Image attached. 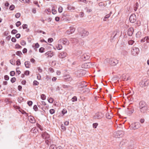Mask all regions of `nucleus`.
I'll return each instance as SVG.
<instances>
[{
  "mask_svg": "<svg viewBox=\"0 0 149 149\" xmlns=\"http://www.w3.org/2000/svg\"><path fill=\"white\" fill-rule=\"evenodd\" d=\"M141 125L139 123L136 122L133 123L130 126L131 130H135L140 127Z\"/></svg>",
  "mask_w": 149,
  "mask_h": 149,
  "instance_id": "nucleus-1",
  "label": "nucleus"
},
{
  "mask_svg": "<svg viewBox=\"0 0 149 149\" xmlns=\"http://www.w3.org/2000/svg\"><path fill=\"white\" fill-rule=\"evenodd\" d=\"M124 132L122 131H118L114 132L113 134V136L116 138L122 137L124 135Z\"/></svg>",
  "mask_w": 149,
  "mask_h": 149,
  "instance_id": "nucleus-2",
  "label": "nucleus"
},
{
  "mask_svg": "<svg viewBox=\"0 0 149 149\" xmlns=\"http://www.w3.org/2000/svg\"><path fill=\"white\" fill-rule=\"evenodd\" d=\"M139 49L138 48L134 47L132 49L131 53L134 56H136L139 53Z\"/></svg>",
  "mask_w": 149,
  "mask_h": 149,
  "instance_id": "nucleus-3",
  "label": "nucleus"
},
{
  "mask_svg": "<svg viewBox=\"0 0 149 149\" xmlns=\"http://www.w3.org/2000/svg\"><path fill=\"white\" fill-rule=\"evenodd\" d=\"M149 84V80H147L146 81H142L139 83L140 86L142 88L147 86Z\"/></svg>",
  "mask_w": 149,
  "mask_h": 149,
  "instance_id": "nucleus-4",
  "label": "nucleus"
},
{
  "mask_svg": "<svg viewBox=\"0 0 149 149\" xmlns=\"http://www.w3.org/2000/svg\"><path fill=\"white\" fill-rule=\"evenodd\" d=\"M103 115L102 112H98L95 113L93 118L95 119H101L103 117Z\"/></svg>",
  "mask_w": 149,
  "mask_h": 149,
  "instance_id": "nucleus-5",
  "label": "nucleus"
},
{
  "mask_svg": "<svg viewBox=\"0 0 149 149\" xmlns=\"http://www.w3.org/2000/svg\"><path fill=\"white\" fill-rule=\"evenodd\" d=\"M58 42L60 43H62L63 44L66 45H68L69 43L68 40L65 38L61 39L58 41Z\"/></svg>",
  "mask_w": 149,
  "mask_h": 149,
  "instance_id": "nucleus-6",
  "label": "nucleus"
},
{
  "mask_svg": "<svg viewBox=\"0 0 149 149\" xmlns=\"http://www.w3.org/2000/svg\"><path fill=\"white\" fill-rule=\"evenodd\" d=\"M85 71V70L81 69L75 71L74 73V74H75L77 76H81L83 75V73Z\"/></svg>",
  "mask_w": 149,
  "mask_h": 149,
  "instance_id": "nucleus-7",
  "label": "nucleus"
},
{
  "mask_svg": "<svg viewBox=\"0 0 149 149\" xmlns=\"http://www.w3.org/2000/svg\"><path fill=\"white\" fill-rule=\"evenodd\" d=\"M129 20L131 23H134L136 20V15L134 14H132L130 16Z\"/></svg>",
  "mask_w": 149,
  "mask_h": 149,
  "instance_id": "nucleus-8",
  "label": "nucleus"
},
{
  "mask_svg": "<svg viewBox=\"0 0 149 149\" xmlns=\"http://www.w3.org/2000/svg\"><path fill=\"white\" fill-rule=\"evenodd\" d=\"M139 108L148 107V106L145 102L141 101H140L139 103Z\"/></svg>",
  "mask_w": 149,
  "mask_h": 149,
  "instance_id": "nucleus-9",
  "label": "nucleus"
},
{
  "mask_svg": "<svg viewBox=\"0 0 149 149\" xmlns=\"http://www.w3.org/2000/svg\"><path fill=\"white\" fill-rule=\"evenodd\" d=\"M90 57V56L88 54H84L81 56V58L82 60L85 61L89 59Z\"/></svg>",
  "mask_w": 149,
  "mask_h": 149,
  "instance_id": "nucleus-10",
  "label": "nucleus"
},
{
  "mask_svg": "<svg viewBox=\"0 0 149 149\" xmlns=\"http://www.w3.org/2000/svg\"><path fill=\"white\" fill-rule=\"evenodd\" d=\"M42 137L44 139H48L50 138L49 135L46 132H42L41 134Z\"/></svg>",
  "mask_w": 149,
  "mask_h": 149,
  "instance_id": "nucleus-11",
  "label": "nucleus"
},
{
  "mask_svg": "<svg viewBox=\"0 0 149 149\" xmlns=\"http://www.w3.org/2000/svg\"><path fill=\"white\" fill-rule=\"evenodd\" d=\"M89 34V32L87 31L83 30L81 33V35L83 38L87 36Z\"/></svg>",
  "mask_w": 149,
  "mask_h": 149,
  "instance_id": "nucleus-12",
  "label": "nucleus"
},
{
  "mask_svg": "<svg viewBox=\"0 0 149 149\" xmlns=\"http://www.w3.org/2000/svg\"><path fill=\"white\" fill-rule=\"evenodd\" d=\"M134 31V29L132 27L128 29L127 31V34L130 36H132Z\"/></svg>",
  "mask_w": 149,
  "mask_h": 149,
  "instance_id": "nucleus-13",
  "label": "nucleus"
},
{
  "mask_svg": "<svg viewBox=\"0 0 149 149\" xmlns=\"http://www.w3.org/2000/svg\"><path fill=\"white\" fill-rule=\"evenodd\" d=\"M148 109V107L140 108L139 110L140 112L143 114L146 113Z\"/></svg>",
  "mask_w": 149,
  "mask_h": 149,
  "instance_id": "nucleus-14",
  "label": "nucleus"
},
{
  "mask_svg": "<svg viewBox=\"0 0 149 149\" xmlns=\"http://www.w3.org/2000/svg\"><path fill=\"white\" fill-rule=\"evenodd\" d=\"M58 56L60 58H63L66 57V53L65 52H63L59 53Z\"/></svg>",
  "mask_w": 149,
  "mask_h": 149,
  "instance_id": "nucleus-15",
  "label": "nucleus"
},
{
  "mask_svg": "<svg viewBox=\"0 0 149 149\" xmlns=\"http://www.w3.org/2000/svg\"><path fill=\"white\" fill-rule=\"evenodd\" d=\"M64 79L67 81H71L72 80V78L69 75H67L64 76Z\"/></svg>",
  "mask_w": 149,
  "mask_h": 149,
  "instance_id": "nucleus-16",
  "label": "nucleus"
},
{
  "mask_svg": "<svg viewBox=\"0 0 149 149\" xmlns=\"http://www.w3.org/2000/svg\"><path fill=\"white\" fill-rule=\"evenodd\" d=\"M28 120L31 123H33L36 122V120L32 116H30L28 117Z\"/></svg>",
  "mask_w": 149,
  "mask_h": 149,
  "instance_id": "nucleus-17",
  "label": "nucleus"
},
{
  "mask_svg": "<svg viewBox=\"0 0 149 149\" xmlns=\"http://www.w3.org/2000/svg\"><path fill=\"white\" fill-rule=\"evenodd\" d=\"M75 30V29L73 27H70V29L66 31V33L68 34H70L73 33Z\"/></svg>",
  "mask_w": 149,
  "mask_h": 149,
  "instance_id": "nucleus-18",
  "label": "nucleus"
},
{
  "mask_svg": "<svg viewBox=\"0 0 149 149\" xmlns=\"http://www.w3.org/2000/svg\"><path fill=\"white\" fill-rule=\"evenodd\" d=\"M112 115L111 112H110V113L108 112L106 114V116L107 118L110 119L112 117Z\"/></svg>",
  "mask_w": 149,
  "mask_h": 149,
  "instance_id": "nucleus-19",
  "label": "nucleus"
},
{
  "mask_svg": "<svg viewBox=\"0 0 149 149\" xmlns=\"http://www.w3.org/2000/svg\"><path fill=\"white\" fill-rule=\"evenodd\" d=\"M111 61H112L111 59L110 58H107L105 60L104 62L108 63H109L108 64L111 65H112V64H113V63H112V62H111Z\"/></svg>",
  "mask_w": 149,
  "mask_h": 149,
  "instance_id": "nucleus-20",
  "label": "nucleus"
},
{
  "mask_svg": "<svg viewBox=\"0 0 149 149\" xmlns=\"http://www.w3.org/2000/svg\"><path fill=\"white\" fill-rule=\"evenodd\" d=\"M146 41L147 42H149V37H147L141 40V41L144 42Z\"/></svg>",
  "mask_w": 149,
  "mask_h": 149,
  "instance_id": "nucleus-21",
  "label": "nucleus"
},
{
  "mask_svg": "<svg viewBox=\"0 0 149 149\" xmlns=\"http://www.w3.org/2000/svg\"><path fill=\"white\" fill-rule=\"evenodd\" d=\"M87 86V84L86 82L85 81H82L81 82V84L80 86V87L81 88H83L84 87H86Z\"/></svg>",
  "mask_w": 149,
  "mask_h": 149,
  "instance_id": "nucleus-22",
  "label": "nucleus"
},
{
  "mask_svg": "<svg viewBox=\"0 0 149 149\" xmlns=\"http://www.w3.org/2000/svg\"><path fill=\"white\" fill-rule=\"evenodd\" d=\"M111 62H112V63H113V64L111 65H116L118 63V60L115 59L112 60V61H111Z\"/></svg>",
  "mask_w": 149,
  "mask_h": 149,
  "instance_id": "nucleus-23",
  "label": "nucleus"
},
{
  "mask_svg": "<svg viewBox=\"0 0 149 149\" xmlns=\"http://www.w3.org/2000/svg\"><path fill=\"white\" fill-rule=\"evenodd\" d=\"M111 13V12L109 14H107L106 15L104 18L103 20L104 21H106V19H108L109 18L110 16V14Z\"/></svg>",
  "mask_w": 149,
  "mask_h": 149,
  "instance_id": "nucleus-24",
  "label": "nucleus"
},
{
  "mask_svg": "<svg viewBox=\"0 0 149 149\" xmlns=\"http://www.w3.org/2000/svg\"><path fill=\"white\" fill-rule=\"evenodd\" d=\"M84 65H94V63H91L90 62H85L84 63Z\"/></svg>",
  "mask_w": 149,
  "mask_h": 149,
  "instance_id": "nucleus-25",
  "label": "nucleus"
},
{
  "mask_svg": "<svg viewBox=\"0 0 149 149\" xmlns=\"http://www.w3.org/2000/svg\"><path fill=\"white\" fill-rule=\"evenodd\" d=\"M56 47L58 50H61L62 48V47L61 45L58 44L56 46Z\"/></svg>",
  "mask_w": 149,
  "mask_h": 149,
  "instance_id": "nucleus-26",
  "label": "nucleus"
},
{
  "mask_svg": "<svg viewBox=\"0 0 149 149\" xmlns=\"http://www.w3.org/2000/svg\"><path fill=\"white\" fill-rule=\"evenodd\" d=\"M36 126L38 127L40 130L42 131L43 130V129L42 126L38 123H37L36 124Z\"/></svg>",
  "mask_w": 149,
  "mask_h": 149,
  "instance_id": "nucleus-27",
  "label": "nucleus"
},
{
  "mask_svg": "<svg viewBox=\"0 0 149 149\" xmlns=\"http://www.w3.org/2000/svg\"><path fill=\"white\" fill-rule=\"evenodd\" d=\"M50 141H51L50 138L48 139H45V143L48 145H49V143H50Z\"/></svg>",
  "mask_w": 149,
  "mask_h": 149,
  "instance_id": "nucleus-28",
  "label": "nucleus"
},
{
  "mask_svg": "<svg viewBox=\"0 0 149 149\" xmlns=\"http://www.w3.org/2000/svg\"><path fill=\"white\" fill-rule=\"evenodd\" d=\"M134 42V41L133 40H130L128 41V43L129 45H132Z\"/></svg>",
  "mask_w": 149,
  "mask_h": 149,
  "instance_id": "nucleus-29",
  "label": "nucleus"
},
{
  "mask_svg": "<svg viewBox=\"0 0 149 149\" xmlns=\"http://www.w3.org/2000/svg\"><path fill=\"white\" fill-rule=\"evenodd\" d=\"M17 32V31L15 29H13L11 32L12 34H15Z\"/></svg>",
  "mask_w": 149,
  "mask_h": 149,
  "instance_id": "nucleus-30",
  "label": "nucleus"
},
{
  "mask_svg": "<svg viewBox=\"0 0 149 149\" xmlns=\"http://www.w3.org/2000/svg\"><path fill=\"white\" fill-rule=\"evenodd\" d=\"M90 92V90L88 88H85L84 89V92H86V93H88Z\"/></svg>",
  "mask_w": 149,
  "mask_h": 149,
  "instance_id": "nucleus-31",
  "label": "nucleus"
},
{
  "mask_svg": "<svg viewBox=\"0 0 149 149\" xmlns=\"http://www.w3.org/2000/svg\"><path fill=\"white\" fill-rule=\"evenodd\" d=\"M23 99H24L22 97H19L18 99V102L20 103L21 102L23 101Z\"/></svg>",
  "mask_w": 149,
  "mask_h": 149,
  "instance_id": "nucleus-32",
  "label": "nucleus"
},
{
  "mask_svg": "<svg viewBox=\"0 0 149 149\" xmlns=\"http://www.w3.org/2000/svg\"><path fill=\"white\" fill-rule=\"evenodd\" d=\"M41 98L42 100H44L46 99V96L45 95L42 94L41 95Z\"/></svg>",
  "mask_w": 149,
  "mask_h": 149,
  "instance_id": "nucleus-33",
  "label": "nucleus"
},
{
  "mask_svg": "<svg viewBox=\"0 0 149 149\" xmlns=\"http://www.w3.org/2000/svg\"><path fill=\"white\" fill-rule=\"evenodd\" d=\"M50 113L52 114L55 113V110L53 109H51L49 110Z\"/></svg>",
  "mask_w": 149,
  "mask_h": 149,
  "instance_id": "nucleus-34",
  "label": "nucleus"
},
{
  "mask_svg": "<svg viewBox=\"0 0 149 149\" xmlns=\"http://www.w3.org/2000/svg\"><path fill=\"white\" fill-rule=\"evenodd\" d=\"M20 16V14L19 13H17L15 15V16L16 18H19Z\"/></svg>",
  "mask_w": 149,
  "mask_h": 149,
  "instance_id": "nucleus-35",
  "label": "nucleus"
},
{
  "mask_svg": "<svg viewBox=\"0 0 149 149\" xmlns=\"http://www.w3.org/2000/svg\"><path fill=\"white\" fill-rule=\"evenodd\" d=\"M39 84V82L36 80H34L33 82V85H38Z\"/></svg>",
  "mask_w": 149,
  "mask_h": 149,
  "instance_id": "nucleus-36",
  "label": "nucleus"
},
{
  "mask_svg": "<svg viewBox=\"0 0 149 149\" xmlns=\"http://www.w3.org/2000/svg\"><path fill=\"white\" fill-rule=\"evenodd\" d=\"M53 100H54L51 97H50L48 99V101L50 103H53Z\"/></svg>",
  "mask_w": 149,
  "mask_h": 149,
  "instance_id": "nucleus-37",
  "label": "nucleus"
},
{
  "mask_svg": "<svg viewBox=\"0 0 149 149\" xmlns=\"http://www.w3.org/2000/svg\"><path fill=\"white\" fill-rule=\"evenodd\" d=\"M16 54L17 55L19 56H21L22 54V53L20 51H18L17 52Z\"/></svg>",
  "mask_w": 149,
  "mask_h": 149,
  "instance_id": "nucleus-38",
  "label": "nucleus"
},
{
  "mask_svg": "<svg viewBox=\"0 0 149 149\" xmlns=\"http://www.w3.org/2000/svg\"><path fill=\"white\" fill-rule=\"evenodd\" d=\"M77 98L76 97L74 96L73 97L72 99V100L73 102L76 101L77 100Z\"/></svg>",
  "mask_w": 149,
  "mask_h": 149,
  "instance_id": "nucleus-39",
  "label": "nucleus"
},
{
  "mask_svg": "<svg viewBox=\"0 0 149 149\" xmlns=\"http://www.w3.org/2000/svg\"><path fill=\"white\" fill-rule=\"evenodd\" d=\"M16 81V78L14 77L12 78L11 79L10 81L12 83H13L15 82Z\"/></svg>",
  "mask_w": 149,
  "mask_h": 149,
  "instance_id": "nucleus-40",
  "label": "nucleus"
},
{
  "mask_svg": "<svg viewBox=\"0 0 149 149\" xmlns=\"http://www.w3.org/2000/svg\"><path fill=\"white\" fill-rule=\"evenodd\" d=\"M122 78L123 79L125 80H128V78L127 77V78H126V75L123 74L122 75Z\"/></svg>",
  "mask_w": 149,
  "mask_h": 149,
  "instance_id": "nucleus-41",
  "label": "nucleus"
},
{
  "mask_svg": "<svg viewBox=\"0 0 149 149\" xmlns=\"http://www.w3.org/2000/svg\"><path fill=\"white\" fill-rule=\"evenodd\" d=\"M21 44L22 45L24 46L26 44V42L24 40H22L21 42Z\"/></svg>",
  "mask_w": 149,
  "mask_h": 149,
  "instance_id": "nucleus-42",
  "label": "nucleus"
},
{
  "mask_svg": "<svg viewBox=\"0 0 149 149\" xmlns=\"http://www.w3.org/2000/svg\"><path fill=\"white\" fill-rule=\"evenodd\" d=\"M44 48L42 47L40 48L39 49V52L40 53H42L44 52Z\"/></svg>",
  "mask_w": 149,
  "mask_h": 149,
  "instance_id": "nucleus-43",
  "label": "nucleus"
},
{
  "mask_svg": "<svg viewBox=\"0 0 149 149\" xmlns=\"http://www.w3.org/2000/svg\"><path fill=\"white\" fill-rule=\"evenodd\" d=\"M21 22L20 21H18L16 23V25L17 27H18L21 25Z\"/></svg>",
  "mask_w": 149,
  "mask_h": 149,
  "instance_id": "nucleus-44",
  "label": "nucleus"
},
{
  "mask_svg": "<svg viewBox=\"0 0 149 149\" xmlns=\"http://www.w3.org/2000/svg\"><path fill=\"white\" fill-rule=\"evenodd\" d=\"M33 104L32 101H28L27 102V104H28L29 106H31Z\"/></svg>",
  "mask_w": 149,
  "mask_h": 149,
  "instance_id": "nucleus-45",
  "label": "nucleus"
},
{
  "mask_svg": "<svg viewBox=\"0 0 149 149\" xmlns=\"http://www.w3.org/2000/svg\"><path fill=\"white\" fill-rule=\"evenodd\" d=\"M63 10V8L62 7L60 6L58 8V11L60 13L62 12Z\"/></svg>",
  "mask_w": 149,
  "mask_h": 149,
  "instance_id": "nucleus-46",
  "label": "nucleus"
},
{
  "mask_svg": "<svg viewBox=\"0 0 149 149\" xmlns=\"http://www.w3.org/2000/svg\"><path fill=\"white\" fill-rule=\"evenodd\" d=\"M15 7V6L14 5H12L10 6L9 9L11 10H13L14 9Z\"/></svg>",
  "mask_w": 149,
  "mask_h": 149,
  "instance_id": "nucleus-47",
  "label": "nucleus"
},
{
  "mask_svg": "<svg viewBox=\"0 0 149 149\" xmlns=\"http://www.w3.org/2000/svg\"><path fill=\"white\" fill-rule=\"evenodd\" d=\"M15 73L14 71H11L10 72V74L11 76H13L15 74Z\"/></svg>",
  "mask_w": 149,
  "mask_h": 149,
  "instance_id": "nucleus-48",
  "label": "nucleus"
},
{
  "mask_svg": "<svg viewBox=\"0 0 149 149\" xmlns=\"http://www.w3.org/2000/svg\"><path fill=\"white\" fill-rule=\"evenodd\" d=\"M118 77L117 76L114 77L112 79L114 81H116L117 80L118 81Z\"/></svg>",
  "mask_w": 149,
  "mask_h": 149,
  "instance_id": "nucleus-49",
  "label": "nucleus"
},
{
  "mask_svg": "<svg viewBox=\"0 0 149 149\" xmlns=\"http://www.w3.org/2000/svg\"><path fill=\"white\" fill-rule=\"evenodd\" d=\"M31 132L33 133H35L36 132V130L35 128H33L31 130Z\"/></svg>",
  "mask_w": 149,
  "mask_h": 149,
  "instance_id": "nucleus-50",
  "label": "nucleus"
},
{
  "mask_svg": "<svg viewBox=\"0 0 149 149\" xmlns=\"http://www.w3.org/2000/svg\"><path fill=\"white\" fill-rule=\"evenodd\" d=\"M20 1L23 3H27L29 1V0H19Z\"/></svg>",
  "mask_w": 149,
  "mask_h": 149,
  "instance_id": "nucleus-51",
  "label": "nucleus"
},
{
  "mask_svg": "<svg viewBox=\"0 0 149 149\" xmlns=\"http://www.w3.org/2000/svg\"><path fill=\"white\" fill-rule=\"evenodd\" d=\"M16 65H19L21 64L20 61L19 60H18L16 62Z\"/></svg>",
  "mask_w": 149,
  "mask_h": 149,
  "instance_id": "nucleus-52",
  "label": "nucleus"
},
{
  "mask_svg": "<svg viewBox=\"0 0 149 149\" xmlns=\"http://www.w3.org/2000/svg\"><path fill=\"white\" fill-rule=\"evenodd\" d=\"M27 25L26 24H23L22 25V28L24 29H27Z\"/></svg>",
  "mask_w": 149,
  "mask_h": 149,
  "instance_id": "nucleus-53",
  "label": "nucleus"
},
{
  "mask_svg": "<svg viewBox=\"0 0 149 149\" xmlns=\"http://www.w3.org/2000/svg\"><path fill=\"white\" fill-rule=\"evenodd\" d=\"M134 111V109L131 110H129L128 112V113L129 114H131Z\"/></svg>",
  "mask_w": 149,
  "mask_h": 149,
  "instance_id": "nucleus-54",
  "label": "nucleus"
},
{
  "mask_svg": "<svg viewBox=\"0 0 149 149\" xmlns=\"http://www.w3.org/2000/svg\"><path fill=\"white\" fill-rule=\"evenodd\" d=\"M53 38H49L48 40V42H49L51 43L53 41Z\"/></svg>",
  "mask_w": 149,
  "mask_h": 149,
  "instance_id": "nucleus-55",
  "label": "nucleus"
},
{
  "mask_svg": "<svg viewBox=\"0 0 149 149\" xmlns=\"http://www.w3.org/2000/svg\"><path fill=\"white\" fill-rule=\"evenodd\" d=\"M119 33V31L118 30L117 31H116V33L115 34V35L113 37V38H115L116 36L118 34H118Z\"/></svg>",
  "mask_w": 149,
  "mask_h": 149,
  "instance_id": "nucleus-56",
  "label": "nucleus"
},
{
  "mask_svg": "<svg viewBox=\"0 0 149 149\" xmlns=\"http://www.w3.org/2000/svg\"><path fill=\"white\" fill-rule=\"evenodd\" d=\"M52 13L53 14H55L56 13V11L54 9H53L52 10Z\"/></svg>",
  "mask_w": 149,
  "mask_h": 149,
  "instance_id": "nucleus-57",
  "label": "nucleus"
},
{
  "mask_svg": "<svg viewBox=\"0 0 149 149\" xmlns=\"http://www.w3.org/2000/svg\"><path fill=\"white\" fill-rule=\"evenodd\" d=\"M61 129L64 130H65L66 129L65 127V126L63 124L61 125Z\"/></svg>",
  "mask_w": 149,
  "mask_h": 149,
  "instance_id": "nucleus-58",
  "label": "nucleus"
},
{
  "mask_svg": "<svg viewBox=\"0 0 149 149\" xmlns=\"http://www.w3.org/2000/svg\"><path fill=\"white\" fill-rule=\"evenodd\" d=\"M11 41L13 42H15L16 41V39L15 37H12L11 38Z\"/></svg>",
  "mask_w": 149,
  "mask_h": 149,
  "instance_id": "nucleus-59",
  "label": "nucleus"
},
{
  "mask_svg": "<svg viewBox=\"0 0 149 149\" xmlns=\"http://www.w3.org/2000/svg\"><path fill=\"white\" fill-rule=\"evenodd\" d=\"M33 109L35 110V111H37L38 109V108L37 106L36 105H35L34 106H33Z\"/></svg>",
  "mask_w": 149,
  "mask_h": 149,
  "instance_id": "nucleus-60",
  "label": "nucleus"
},
{
  "mask_svg": "<svg viewBox=\"0 0 149 149\" xmlns=\"http://www.w3.org/2000/svg\"><path fill=\"white\" fill-rule=\"evenodd\" d=\"M4 79L6 80H8L9 79V77L8 75H6L4 76Z\"/></svg>",
  "mask_w": 149,
  "mask_h": 149,
  "instance_id": "nucleus-61",
  "label": "nucleus"
},
{
  "mask_svg": "<svg viewBox=\"0 0 149 149\" xmlns=\"http://www.w3.org/2000/svg\"><path fill=\"white\" fill-rule=\"evenodd\" d=\"M29 74V71L28 70L24 72V74L26 75H28Z\"/></svg>",
  "mask_w": 149,
  "mask_h": 149,
  "instance_id": "nucleus-62",
  "label": "nucleus"
},
{
  "mask_svg": "<svg viewBox=\"0 0 149 149\" xmlns=\"http://www.w3.org/2000/svg\"><path fill=\"white\" fill-rule=\"evenodd\" d=\"M41 76L39 74H37V79H38V80H40V78H41Z\"/></svg>",
  "mask_w": 149,
  "mask_h": 149,
  "instance_id": "nucleus-63",
  "label": "nucleus"
},
{
  "mask_svg": "<svg viewBox=\"0 0 149 149\" xmlns=\"http://www.w3.org/2000/svg\"><path fill=\"white\" fill-rule=\"evenodd\" d=\"M15 37L17 38H19L20 37V35L19 33L15 35Z\"/></svg>",
  "mask_w": 149,
  "mask_h": 149,
  "instance_id": "nucleus-64",
  "label": "nucleus"
}]
</instances>
